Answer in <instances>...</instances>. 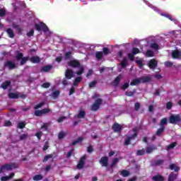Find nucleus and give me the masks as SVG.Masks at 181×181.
<instances>
[{"instance_id": "f257e3e1", "label": "nucleus", "mask_w": 181, "mask_h": 181, "mask_svg": "<svg viewBox=\"0 0 181 181\" xmlns=\"http://www.w3.org/2000/svg\"><path fill=\"white\" fill-rule=\"evenodd\" d=\"M67 64L69 67H72L73 69H79V71H77L75 74L77 76H81L84 73V66L81 65L80 61L77 59H72L67 62Z\"/></svg>"}, {"instance_id": "f03ea898", "label": "nucleus", "mask_w": 181, "mask_h": 181, "mask_svg": "<svg viewBox=\"0 0 181 181\" xmlns=\"http://www.w3.org/2000/svg\"><path fill=\"white\" fill-rule=\"evenodd\" d=\"M151 80H152L151 76H142L140 78H134L131 81L130 86H138V84H141V83L145 84V83H149Z\"/></svg>"}, {"instance_id": "7ed1b4c3", "label": "nucleus", "mask_w": 181, "mask_h": 181, "mask_svg": "<svg viewBox=\"0 0 181 181\" xmlns=\"http://www.w3.org/2000/svg\"><path fill=\"white\" fill-rule=\"evenodd\" d=\"M15 58L16 59L17 62H21V66H23L26 64V62H28V60H30V57H23V53L20 52L19 51H16V55Z\"/></svg>"}, {"instance_id": "20e7f679", "label": "nucleus", "mask_w": 181, "mask_h": 181, "mask_svg": "<svg viewBox=\"0 0 181 181\" xmlns=\"http://www.w3.org/2000/svg\"><path fill=\"white\" fill-rule=\"evenodd\" d=\"M35 28L36 30H37V32H41L42 30V32H45V33L49 32V28L43 22L40 23V24L35 23Z\"/></svg>"}, {"instance_id": "39448f33", "label": "nucleus", "mask_w": 181, "mask_h": 181, "mask_svg": "<svg viewBox=\"0 0 181 181\" xmlns=\"http://www.w3.org/2000/svg\"><path fill=\"white\" fill-rule=\"evenodd\" d=\"M19 166L16 163H6L1 165V170H12V169H18Z\"/></svg>"}, {"instance_id": "423d86ee", "label": "nucleus", "mask_w": 181, "mask_h": 181, "mask_svg": "<svg viewBox=\"0 0 181 181\" xmlns=\"http://www.w3.org/2000/svg\"><path fill=\"white\" fill-rule=\"evenodd\" d=\"M101 104H103V99L98 98L90 107V111H98V110H100V105H101Z\"/></svg>"}, {"instance_id": "0eeeda50", "label": "nucleus", "mask_w": 181, "mask_h": 181, "mask_svg": "<svg viewBox=\"0 0 181 181\" xmlns=\"http://www.w3.org/2000/svg\"><path fill=\"white\" fill-rule=\"evenodd\" d=\"M177 122H181L180 115H171L169 117V123L176 125Z\"/></svg>"}, {"instance_id": "6e6552de", "label": "nucleus", "mask_w": 181, "mask_h": 181, "mask_svg": "<svg viewBox=\"0 0 181 181\" xmlns=\"http://www.w3.org/2000/svg\"><path fill=\"white\" fill-rule=\"evenodd\" d=\"M87 159V156L86 155H84L83 156H82L77 165H76V168L77 169H83V168H84V165H86V160Z\"/></svg>"}, {"instance_id": "1a4fd4ad", "label": "nucleus", "mask_w": 181, "mask_h": 181, "mask_svg": "<svg viewBox=\"0 0 181 181\" xmlns=\"http://www.w3.org/2000/svg\"><path fill=\"white\" fill-rule=\"evenodd\" d=\"M100 165L102 166V168H108V157L107 156H103L101 157V158L99 160Z\"/></svg>"}, {"instance_id": "9d476101", "label": "nucleus", "mask_w": 181, "mask_h": 181, "mask_svg": "<svg viewBox=\"0 0 181 181\" xmlns=\"http://www.w3.org/2000/svg\"><path fill=\"white\" fill-rule=\"evenodd\" d=\"M123 128L124 127H122V126L118 123H115L112 126V129H113V132H117V134H119L121 131H122Z\"/></svg>"}, {"instance_id": "9b49d317", "label": "nucleus", "mask_w": 181, "mask_h": 181, "mask_svg": "<svg viewBox=\"0 0 181 181\" xmlns=\"http://www.w3.org/2000/svg\"><path fill=\"white\" fill-rule=\"evenodd\" d=\"M118 162H119V159H118V158H113L112 163L109 165V167L106 168V170H111V172L113 173L114 170H112V168H114V166H115V165H117V163H118Z\"/></svg>"}, {"instance_id": "f8f14e48", "label": "nucleus", "mask_w": 181, "mask_h": 181, "mask_svg": "<svg viewBox=\"0 0 181 181\" xmlns=\"http://www.w3.org/2000/svg\"><path fill=\"white\" fill-rule=\"evenodd\" d=\"M173 59H177L181 60V51L179 49H175L171 52Z\"/></svg>"}, {"instance_id": "ddd939ff", "label": "nucleus", "mask_w": 181, "mask_h": 181, "mask_svg": "<svg viewBox=\"0 0 181 181\" xmlns=\"http://www.w3.org/2000/svg\"><path fill=\"white\" fill-rule=\"evenodd\" d=\"M65 77L66 80H71L74 77V71L72 69H66L65 71Z\"/></svg>"}, {"instance_id": "4468645a", "label": "nucleus", "mask_w": 181, "mask_h": 181, "mask_svg": "<svg viewBox=\"0 0 181 181\" xmlns=\"http://www.w3.org/2000/svg\"><path fill=\"white\" fill-rule=\"evenodd\" d=\"M148 66L149 69H151V70H155V69L158 67V62H156V59H151L148 62Z\"/></svg>"}, {"instance_id": "2eb2a0df", "label": "nucleus", "mask_w": 181, "mask_h": 181, "mask_svg": "<svg viewBox=\"0 0 181 181\" xmlns=\"http://www.w3.org/2000/svg\"><path fill=\"white\" fill-rule=\"evenodd\" d=\"M5 67H8L9 70H13V69H16V64L12 61H8L4 64Z\"/></svg>"}, {"instance_id": "dca6fc26", "label": "nucleus", "mask_w": 181, "mask_h": 181, "mask_svg": "<svg viewBox=\"0 0 181 181\" xmlns=\"http://www.w3.org/2000/svg\"><path fill=\"white\" fill-rule=\"evenodd\" d=\"M156 149H158V147H156V146L153 145V146H146V153L148 154L152 153L153 151H156Z\"/></svg>"}, {"instance_id": "f3484780", "label": "nucleus", "mask_w": 181, "mask_h": 181, "mask_svg": "<svg viewBox=\"0 0 181 181\" xmlns=\"http://www.w3.org/2000/svg\"><path fill=\"white\" fill-rule=\"evenodd\" d=\"M31 63L37 64L40 62V57L39 56H33L30 58Z\"/></svg>"}, {"instance_id": "a211bd4d", "label": "nucleus", "mask_w": 181, "mask_h": 181, "mask_svg": "<svg viewBox=\"0 0 181 181\" xmlns=\"http://www.w3.org/2000/svg\"><path fill=\"white\" fill-rule=\"evenodd\" d=\"M122 78V75L119 74L118 75L114 80V85L115 87H118L119 85V83L121 81V79Z\"/></svg>"}, {"instance_id": "6ab92c4d", "label": "nucleus", "mask_w": 181, "mask_h": 181, "mask_svg": "<svg viewBox=\"0 0 181 181\" xmlns=\"http://www.w3.org/2000/svg\"><path fill=\"white\" fill-rule=\"evenodd\" d=\"M153 181H165V177L160 175H156L152 177Z\"/></svg>"}, {"instance_id": "aec40b11", "label": "nucleus", "mask_w": 181, "mask_h": 181, "mask_svg": "<svg viewBox=\"0 0 181 181\" xmlns=\"http://www.w3.org/2000/svg\"><path fill=\"white\" fill-rule=\"evenodd\" d=\"M53 69V65H46L42 67L41 71H44L45 73H47V71H50L51 69Z\"/></svg>"}, {"instance_id": "412c9836", "label": "nucleus", "mask_w": 181, "mask_h": 181, "mask_svg": "<svg viewBox=\"0 0 181 181\" xmlns=\"http://www.w3.org/2000/svg\"><path fill=\"white\" fill-rule=\"evenodd\" d=\"M11 81H6L3 83L1 84V88H3V90H6V88H8V87H9V86H11Z\"/></svg>"}, {"instance_id": "4be33fe9", "label": "nucleus", "mask_w": 181, "mask_h": 181, "mask_svg": "<svg viewBox=\"0 0 181 181\" xmlns=\"http://www.w3.org/2000/svg\"><path fill=\"white\" fill-rule=\"evenodd\" d=\"M81 80H83V77L81 76L76 77L74 81L73 86H74V87H77V86H78V83H81Z\"/></svg>"}, {"instance_id": "5701e85b", "label": "nucleus", "mask_w": 181, "mask_h": 181, "mask_svg": "<svg viewBox=\"0 0 181 181\" xmlns=\"http://www.w3.org/2000/svg\"><path fill=\"white\" fill-rule=\"evenodd\" d=\"M6 33L11 39H13V37H15V33H13V30H11V28H7Z\"/></svg>"}, {"instance_id": "b1692460", "label": "nucleus", "mask_w": 181, "mask_h": 181, "mask_svg": "<svg viewBox=\"0 0 181 181\" xmlns=\"http://www.w3.org/2000/svg\"><path fill=\"white\" fill-rule=\"evenodd\" d=\"M119 65L121 66L122 69H125V67L128 66V59H127V58H124Z\"/></svg>"}, {"instance_id": "393cba45", "label": "nucleus", "mask_w": 181, "mask_h": 181, "mask_svg": "<svg viewBox=\"0 0 181 181\" xmlns=\"http://www.w3.org/2000/svg\"><path fill=\"white\" fill-rule=\"evenodd\" d=\"M84 117H86V112L84 110H80L78 114L75 116V118L81 119L84 118Z\"/></svg>"}, {"instance_id": "a878e982", "label": "nucleus", "mask_w": 181, "mask_h": 181, "mask_svg": "<svg viewBox=\"0 0 181 181\" xmlns=\"http://www.w3.org/2000/svg\"><path fill=\"white\" fill-rule=\"evenodd\" d=\"M169 169H170V170H175V172H179V170H180V168L176 166V164H170Z\"/></svg>"}, {"instance_id": "bb28decb", "label": "nucleus", "mask_w": 181, "mask_h": 181, "mask_svg": "<svg viewBox=\"0 0 181 181\" xmlns=\"http://www.w3.org/2000/svg\"><path fill=\"white\" fill-rule=\"evenodd\" d=\"M135 93H136V89H133L132 91H126L125 92V95H127V97H133V95H134Z\"/></svg>"}, {"instance_id": "cd10ccee", "label": "nucleus", "mask_w": 181, "mask_h": 181, "mask_svg": "<svg viewBox=\"0 0 181 181\" xmlns=\"http://www.w3.org/2000/svg\"><path fill=\"white\" fill-rule=\"evenodd\" d=\"M155 56V52L151 49L146 52V57H153Z\"/></svg>"}, {"instance_id": "c85d7f7f", "label": "nucleus", "mask_w": 181, "mask_h": 181, "mask_svg": "<svg viewBox=\"0 0 181 181\" xmlns=\"http://www.w3.org/2000/svg\"><path fill=\"white\" fill-rule=\"evenodd\" d=\"M165 162V160H162V159H158L156 161H154L153 163V166H160V165H163V163Z\"/></svg>"}, {"instance_id": "c756f323", "label": "nucleus", "mask_w": 181, "mask_h": 181, "mask_svg": "<svg viewBox=\"0 0 181 181\" xmlns=\"http://www.w3.org/2000/svg\"><path fill=\"white\" fill-rule=\"evenodd\" d=\"M83 141H84V138L78 137L76 140L72 142V146H74L77 145V144H80V142H83Z\"/></svg>"}, {"instance_id": "7c9ffc66", "label": "nucleus", "mask_w": 181, "mask_h": 181, "mask_svg": "<svg viewBox=\"0 0 181 181\" xmlns=\"http://www.w3.org/2000/svg\"><path fill=\"white\" fill-rule=\"evenodd\" d=\"M59 95H60V90H54L52 93V98H54V100H56V98H58Z\"/></svg>"}, {"instance_id": "2f4dec72", "label": "nucleus", "mask_w": 181, "mask_h": 181, "mask_svg": "<svg viewBox=\"0 0 181 181\" xmlns=\"http://www.w3.org/2000/svg\"><path fill=\"white\" fill-rule=\"evenodd\" d=\"M95 57L98 59V60H101L103 57H104V54L103 52H96Z\"/></svg>"}, {"instance_id": "473e14b6", "label": "nucleus", "mask_w": 181, "mask_h": 181, "mask_svg": "<svg viewBox=\"0 0 181 181\" xmlns=\"http://www.w3.org/2000/svg\"><path fill=\"white\" fill-rule=\"evenodd\" d=\"M163 132H165V127H161L160 128L157 129V132H156L157 136H160Z\"/></svg>"}, {"instance_id": "72a5a7b5", "label": "nucleus", "mask_w": 181, "mask_h": 181, "mask_svg": "<svg viewBox=\"0 0 181 181\" xmlns=\"http://www.w3.org/2000/svg\"><path fill=\"white\" fill-rule=\"evenodd\" d=\"M120 175L123 176V177H128V176H129V171L123 170L120 172Z\"/></svg>"}, {"instance_id": "f704fd0d", "label": "nucleus", "mask_w": 181, "mask_h": 181, "mask_svg": "<svg viewBox=\"0 0 181 181\" xmlns=\"http://www.w3.org/2000/svg\"><path fill=\"white\" fill-rule=\"evenodd\" d=\"M8 98H11V99L19 98V95L15 93H8Z\"/></svg>"}, {"instance_id": "c9c22d12", "label": "nucleus", "mask_w": 181, "mask_h": 181, "mask_svg": "<svg viewBox=\"0 0 181 181\" xmlns=\"http://www.w3.org/2000/svg\"><path fill=\"white\" fill-rule=\"evenodd\" d=\"M26 127V122H20L18 124V128H19V129H23V128H25Z\"/></svg>"}, {"instance_id": "e433bc0d", "label": "nucleus", "mask_w": 181, "mask_h": 181, "mask_svg": "<svg viewBox=\"0 0 181 181\" xmlns=\"http://www.w3.org/2000/svg\"><path fill=\"white\" fill-rule=\"evenodd\" d=\"M33 180L35 181H40L42 180L43 179V175H36L33 177Z\"/></svg>"}, {"instance_id": "4c0bfd02", "label": "nucleus", "mask_w": 181, "mask_h": 181, "mask_svg": "<svg viewBox=\"0 0 181 181\" xmlns=\"http://www.w3.org/2000/svg\"><path fill=\"white\" fill-rule=\"evenodd\" d=\"M103 53L105 56H108V54L111 53V51H110V49H108L107 47H103Z\"/></svg>"}, {"instance_id": "58836bf2", "label": "nucleus", "mask_w": 181, "mask_h": 181, "mask_svg": "<svg viewBox=\"0 0 181 181\" xmlns=\"http://www.w3.org/2000/svg\"><path fill=\"white\" fill-rule=\"evenodd\" d=\"M139 53H141V50H139L137 47H133L132 50V54L135 56V54H139Z\"/></svg>"}, {"instance_id": "ea45409f", "label": "nucleus", "mask_w": 181, "mask_h": 181, "mask_svg": "<svg viewBox=\"0 0 181 181\" xmlns=\"http://www.w3.org/2000/svg\"><path fill=\"white\" fill-rule=\"evenodd\" d=\"M66 135H67V134H66V132L62 131V132H60L58 134V139H59V140L63 139V138H64V136H66Z\"/></svg>"}, {"instance_id": "a19ab883", "label": "nucleus", "mask_w": 181, "mask_h": 181, "mask_svg": "<svg viewBox=\"0 0 181 181\" xmlns=\"http://www.w3.org/2000/svg\"><path fill=\"white\" fill-rule=\"evenodd\" d=\"M146 153V151H145V149L142 148L141 150H138L136 152V155L138 156H142L143 155H145Z\"/></svg>"}, {"instance_id": "79ce46f5", "label": "nucleus", "mask_w": 181, "mask_h": 181, "mask_svg": "<svg viewBox=\"0 0 181 181\" xmlns=\"http://www.w3.org/2000/svg\"><path fill=\"white\" fill-rule=\"evenodd\" d=\"M136 63L138 64L139 69H142V67H144V62H142V59H136Z\"/></svg>"}, {"instance_id": "37998d69", "label": "nucleus", "mask_w": 181, "mask_h": 181, "mask_svg": "<svg viewBox=\"0 0 181 181\" xmlns=\"http://www.w3.org/2000/svg\"><path fill=\"white\" fill-rule=\"evenodd\" d=\"M52 158H53V154L47 155L45 156L42 162L46 163L47 160H49V159H52Z\"/></svg>"}, {"instance_id": "c03bdc74", "label": "nucleus", "mask_w": 181, "mask_h": 181, "mask_svg": "<svg viewBox=\"0 0 181 181\" xmlns=\"http://www.w3.org/2000/svg\"><path fill=\"white\" fill-rule=\"evenodd\" d=\"M150 47L151 49H154V50H158L159 49V45L157 43H151L150 45Z\"/></svg>"}, {"instance_id": "a18cd8bd", "label": "nucleus", "mask_w": 181, "mask_h": 181, "mask_svg": "<svg viewBox=\"0 0 181 181\" xmlns=\"http://www.w3.org/2000/svg\"><path fill=\"white\" fill-rule=\"evenodd\" d=\"M127 57L130 62H134L135 60V55H134L132 53H129Z\"/></svg>"}, {"instance_id": "49530a36", "label": "nucleus", "mask_w": 181, "mask_h": 181, "mask_svg": "<svg viewBox=\"0 0 181 181\" xmlns=\"http://www.w3.org/2000/svg\"><path fill=\"white\" fill-rule=\"evenodd\" d=\"M168 124V119L167 118H163L160 120V127H164L163 125H166Z\"/></svg>"}, {"instance_id": "de8ad7c7", "label": "nucleus", "mask_w": 181, "mask_h": 181, "mask_svg": "<svg viewBox=\"0 0 181 181\" xmlns=\"http://www.w3.org/2000/svg\"><path fill=\"white\" fill-rule=\"evenodd\" d=\"M124 146H128V145H131V139L129 137L126 138L124 142Z\"/></svg>"}, {"instance_id": "09e8293b", "label": "nucleus", "mask_w": 181, "mask_h": 181, "mask_svg": "<svg viewBox=\"0 0 181 181\" xmlns=\"http://www.w3.org/2000/svg\"><path fill=\"white\" fill-rule=\"evenodd\" d=\"M6 16V11L3 8H0V18H4Z\"/></svg>"}, {"instance_id": "8fccbe9b", "label": "nucleus", "mask_w": 181, "mask_h": 181, "mask_svg": "<svg viewBox=\"0 0 181 181\" xmlns=\"http://www.w3.org/2000/svg\"><path fill=\"white\" fill-rule=\"evenodd\" d=\"M43 105H45V102H41L35 106V110H39V108H42Z\"/></svg>"}, {"instance_id": "3c124183", "label": "nucleus", "mask_w": 181, "mask_h": 181, "mask_svg": "<svg viewBox=\"0 0 181 181\" xmlns=\"http://www.w3.org/2000/svg\"><path fill=\"white\" fill-rule=\"evenodd\" d=\"M129 87V83H125L121 86V90H123V91H125L127 88Z\"/></svg>"}, {"instance_id": "603ef678", "label": "nucleus", "mask_w": 181, "mask_h": 181, "mask_svg": "<svg viewBox=\"0 0 181 181\" xmlns=\"http://www.w3.org/2000/svg\"><path fill=\"white\" fill-rule=\"evenodd\" d=\"M35 117H40V116L43 115L42 111L39 110H35Z\"/></svg>"}, {"instance_id": "864d4df0", "label": "nucleus", "mask_w": 181, "mask_h": 181, "mask_svg": "<svg viewBox=\"0 0 181 181\" xmlns=\"http://www.w3.org/2000/svg\"><path fill=\"white\" fill-rule=\"evenodd\" d=\"M130 139V141H132L135 139L136 138H138V133H134L132 135L128 136Z\"/></svg>"}, {"instance_id": "5fc2aeb1", "label": "nucleus", "mask_w": 181, "mask_h": 181, "mask_svg": "<svg viewBox=\"0 0 181 181\" xmlns=\"http://www.w3.org/2000/svg\"><path fill=\"white\" fill-rule=\"evenodd\" d=\"M95 86H97V81H93L89 83L90 88H93L95 87Z\"/></svg>"}, {"instance_id": "6e6d98bb", "label": "nucleus", "mask_w": 181, "mask_h": 181, "mask_svg": "<svg viewBox=\"0 0 181 181\" xmlns=\"http://www.w3.org/2000/svg\"><path fill=\"white\" fill-rule=\"evenodd\" d=\"M71 54H72V53H71V51L67 52H66L65 54H64V58H65V59H70V58L71 57Z\"/></svg>"}, {"instance_id": "4d7b16f0", "label": "nucleus", "mask_w": 181, "mask_h": 181, "mask_svg": "<svg viewBox=\"0 0 181 181\" xmlns=\"http://www.w3.org/2000/svg\"><path fill=\"white\" fill-rule=\"evenodd\" d=\"M41 86L42 87V88H49V87H50V83L45 82L42 83Z\"/></svg>"}, {"instance_id": "13d9d810", "label": "nucleus", "mask_w": 181, "mask_h": 181, "mask_svg": "<svg viewBox=\"0 0 181 181\" xmlns=\"http://www.w3.org/2000/svg\"><path fill=\"white\" fill-rule=\"evenodd\" d=\"M35 35V30L33 29L30 30V32L27 33L28 37H31Z\"/></svg>"}, {"instance_id": "bf43d9fd", "label": "nucleus", "mask_w": 181, "mask_h": 181, "mask_svg": "<svg viewBox=\"0 0 181 181\" xmlns=\"http://www.w3.org/2000/svg\"><path fill=\"white\" fill-rule=\"evenodd\" d=\"M4 127H12V122H11L10 120H6V121L4 122Z\"/></svg>"}, {"instance_id": "052dcab7", "label": "nucleus", "mask_w": 181, "mask_h": 181, "mask_svg": "<svg viewBox=\"0 0 181 181\" xmlns=\"http://www.w3.org/2000/svg\"><path fill=\"white\" fill-rule=\"evenodd\" d=\"M139 108H141V104L139 103H136L134 105V110L136 111H139Z\"/></svg>"}, {"instance_id": "680f3d73", "label": "nucleus", "mask_w": 181, "mask_h": 181, "mask_svg": "<svg viewBox=\"0 0 181 181\" xmlns=\"http://www.w3.org/2000/svg\"><path fill=\"white\" fill-rule=\"evenodd\" d=\"M173 106V104L172 103V102H168L166 103L167 110H171Z\"/></svg>"}, {"instance_id": "e2e57ef3", "label": "nucleus", "mask_w": 181, "mask_h": 181, "mask_svg": "<svg viewBox=\"0 0 181 181\" xmlns=\"http://www.w3.org/2000/svg\"><path fill=\"white\" fill-rule=\"evenodd\" d=\"M176 145H177V143L173 142L168 146V149H173V148H175V146H176Z\"/></svg>"}, {"instance_id": "0e129e2a", "label": "nucleus", "mask_w": 181, "mask_h": 181, "mask_svg": "<svg viewBox=\"0 0 181 181\" xmlns=\"http://www.w3.org/2000/svg\"><path fill=\"white\" fill-rule=\"evenodd\" d=\"M73 152H74V148H71L66 154V158L71 157V155H73Z\"/></svg>"}, {"instance_id": "69168bd1", "label": "nucleus", "mask_w": 181, "mask_h": 181, "mask_svg": "<svg viewBox=\"0 0 181 181\" xmlns=\"http://www.w3.org/2000/svg\"><path fill=\"white\" fill-rule=\"evenodd\" d=\"M172 66H173V62H165V67H172Z\"/></svg>"}, {"instance_id": "338daca9", "label": "nucleus", "mask_w": 181, "mask_h": 181, "mask_svg": "<svg viewBox=\"0 0 181 181\" xmlns=\"http://www.w3.org/2000/svg\"><path fill=\"white\" fill-rule=\"evenodd\" d=\"M28 138V134H23L20 135V141H23Z\"/></svg>"}, {"instance_id": "774afa93", "label": "nucleus", "mask_w": 181, "mask_h": 181, "mask_svg": "<svg viewBox=\"0 0 181 181\" xmlns=\"http://www.w3.org/2000/svg\"><path fill=\"white\" fill-rule=\"evenodd\" d=\"M42 114H49L50 112V109L49 108H45L42 110Z\"/></svg>"}]
</instances>
